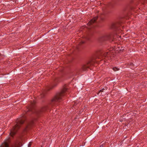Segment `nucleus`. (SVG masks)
Returning a JSON list of instances; mask_svg holds the SVG:
<instances>
[{
    "mask_svg": "<svg viewBox=\"0 0 147 147\" xmlns=\"http://www.w3.org/2000/svg\"><path fill=\"white\" fill-rule=\"evenodd\" d=\"M103 145H100L99 147H103Z\"/></svg>",
    "mask_w": 147,
    "mask_h": 147,
    "instance_id": "2eb2a0df",
    "label": "nucleus"
},
{
    "mask_svg": "<svg viewBox=\"0 0 147 147\" xmlns=\"http://www.w3.org/2000/svg\"><path fill=\"white\" fill-rule=\"evenodd\" d=\"M119 36V37H120V38H121V36Z\"/></svg>",
    "mask_w": 147,
    "mask_h": 147,
    "instance_id": "6ab92c4d",
    "label": "nucleus"
},
{
    "mask_svg": "<svg viewBox=\"0 0 147 147\" xmlns=\"http://www.w3.org/2000/svg\"><path fill=\"white\" fill-rule=\"evenodd\" d=\"M105 90V89L104 88H103L102 89L100 90L99 91L98 93V94H99L100 93V92H104V91Z\"/></svg>",
    "mask_w": 147,
    "mask_h": 147,
    "instance_id": "ddd939ff",
    "label": "nucleus"
},
{
    "mask_svg": "<svg viewBox=\"0 0 147 147\" xmlns=\"http://www.w3.org/2000/svg\"><path fill=\"white\" fill-rule=\"evenodd\" d=\"M33 124V121H32L27 126L26 128H25V130L26 131L27 129L30 128V127H32Z\"/></svg>",
    "mask_w": 147,
    "mask_h": 147,
    "instance_id": "9d476101",
    "label": "nucleus"
},
{
    "mask_svg": "<svg viewBox=\"0 0 147 147\" xmlns=\"http://www.w3.org/2000/svg\"><path fill=\"white\" fill-rule=\"evenodd\" d=\"M35 104L36 102L35 101L33 100L32 102H31L30 105L28 107V110L26 113V114H28V112L31 111L32 113H36L38 115L41 112H45L50 109L49 106L47 105L44 106L40 110H37L35 107Z\"/></svg>",
    "mask_w": 147,
    "mask_h": 147,
    "instance_id": "7ed1b4c3",
    "label": "nucleus"
},
{
    "mask_svg": "<svg viewBox=\"0 0 147 147\" xmlns=\"http://www.w3.org/2000/svg\"><path fill=\"white\" fill-rule=\"evenodd\" d=\"M98 17L96 16L93 18L88 23V25H92L98 19Z\"/></svg>",
    "mask_w": 147,
    "mask_h": 147,
    "instance_id": "1a4fd4ad",
    "label": "nucleus"
},
{
    "mask_svg": "<svg viewBox=\"0 0 147 147\" xmlns=\"http://www.w3.org/2000/svg\"><path fill=\"white\" fill-rule=\"evenodd\" d=\"M10 143L9 137L5 139L4 142L0 146V147H9V144Z\"/></svg>",
    "mask_w": 147,
    "mask_h": 147,
    "instance_id": "0eeeda50",
    "label": "nucleus"
},
{
    "mask_svg": "<svg viewBox=\"0 0 147 147\" xmlns=\"http://www.w3.org/2000/svg\"><path fill=\"white\" fill-rule=\"evenodd\" d=\"M67 90V88L65 86L61 91L57 92L51 99L50 103V105L53 107L56 105L57 104V102H59L65 95Z\"/></svg>",
    "mask_w": 147,
    "mask_h": 147,
    "instance_id": "f257e3e1",
    "label": "nucleus"
},
{
    "mask_svg": "<svg viewBox=\"0 0 147 147\" xmlns=\"http://www.w3.org/2000/svg\"><path fill=\"white\" fill-rule=\"evenodd\" d=\"M57 84H55L53 86H52V87H50L48 89V90H50L52 89L54 87L56 86H57Z\"/></svg>",
    "mask_w": 147,
    "mask_h": 147,
    "instance_id": "f8f14e48",
    "label": "nucleus"
},
{
    "mask_svg": "<svg viewBox=\"0 0 147 147\" xmlns=\"http://www.w3.org/2000/svg\"><path fill=\"white\" fill-rule=\"evenodd\" d=\"M57 81V80H55V82H56Z\"/></svg>",
    "mask_w": 147,
    "mask_h": 147,
    "instance_id": "a211bd4d",
    "label": "nucleus"
},
{
    "mask_svg": "<svg viewBox=\"0 0 147 147\" xmlns=\"http://www.w3.org/2000/svg\"><path fill=\"white\" fill-rule=\"evenodd\" d=\"M111 37V34H108L104 35L100 37L98 39V41L102 42L104 41L110 40Z\"/></svg>",
    "mask_w": 147,
    "mask_h": 147,
    "instance_id": "423d86ee",
    "label": "nucleus"
},
{
    "mask_svg": "<svg viewBox=\"0 0 147 147\" xmlns=\"http://www.w3.org/2000/svg\"><path fill=\"white\" fill-rule=\"evenodd\" d=\"M85 43V42L84 41H81V42L80 43V45H81L82 44H84Z\"/></svg>",
    "mask_w": 147,
    "mask_h": 147,
    "instance_id": "4468645a",
    "label": "nucleus"
},
{
    "mask_svg": "<svg viewBox=\"0 0 147 147\" xmlns=\"http://www.w3.org/2000/svg\"><path fill=\"white\" fill-rule=\"evenodd\" d=\"M121 25L120 22H118L112 24L111 25V28L115 30H118V27Z\"/></svg>",
    "mask_w": 147,
    "mask_h": 147,
    "instance_id": "6e6552de",
    "label": "nucleus"
},
{
    "mask_svg": "<svg viewBox=\"0 0 147 147\" xmlns=\"http://www.w3.org/2000/svg\"><path fill=\"white\" fill-rule=\"evenodd\" d=\"M25 119L26 116L24 115H22L21 117L17 119L16 125L10 130L9 134L11 136L13 137L16 134L21 125L23 124Z\"/></svg>",
    "mask_w": 147,
    "mask_h": 147,
    "instance_id": "f03ea898",
    "label": "nucleus"
},
{
    "mask_svg": "<svg viewBox=\"0 0 147 147\" xmlns=\"http://www.w3.org/2000/svg\"><path fill=\"white\" fill-rule=\"evenodd\" d=\"M41 96H44V95H43V94H42L41 95Z\"/></svg>",
    "mask_w": 147,
    "mask_h": 147,
    "instance_id": "f3484780",
    "label": "nucleus"
},
{
    "mask_svg": "<svg viewBox=\"0 0 147 147\" xmlns=\"http://www.w3.org/2000/svg\"><path fill=\"white\" fill-rule=\"evenodd\" d=\"M103 55L104 57L107 58L108 59H112L116 55L115 51H109L104 53Z\"/></svg>",
    "mask_w": 147,
    "mask_h": 147,
    "instance_id": "39448f33",
    "label": "nucleus"
},
{
    "mask_svg": "<svg viewBox=\"0 0 147 147\" xmlns=\"http://www.w3.org/2000/svg\"><path fill=\"white\" fill-rule=\"evenodd\" d=\"M113 70L114 71H117L119 70V69L116 67H114L113 68Z\"/></svg>",
    "mask_w": 147,
    "mask_h": 147,
    "instance_id": "9b49d317",
    "label": "nucleus"
},
{
    "mask_svg": "<svg viewBox=\"0 0 147 147\" xmlns=\"http://www.w3.org/2000/svg\"><path fill=\"white\" fill-rule=\"evenodd\" d=\"M30 145L28 144V147H30Z\"/></svg>",
    "mask_w": 147,
    "mask_h": 147,
    "instance_id": "dca6fc26",
    "label": "nucleus"
},
{
    "mask_svg": "<svg viewBox=\"0 0 147 147\" xmlns=\"http://www.w3.org/2000/svg\"><path fill=\"white\" fill-rule=\"evenodd\" d=\"M94 63V62L92 60L88 61L86 63L83 64L82 66L81 70L82 71H84L88 70L91 65H92Z\"/></svg>",
    "mask_w": 147,
    "mask_h": 147,
    "instance_id": "20e7f679",
    "label": "nucleus"
}]
</instances>
